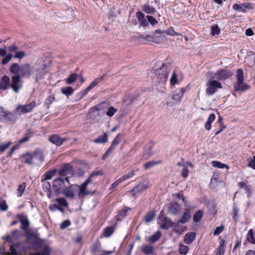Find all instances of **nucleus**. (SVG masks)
Masks as SVG:
<instances>
[{"mask_svg": "<svg viewBox=\"0 0 255 255\" xmlns=\"http://www.w3.org/2000/svg\"><path fill=\"white\" fill-rule=\"evenodd\" d=\"M11 79V82L9 79L8 88H10L15 93H18L22 88V81L19 75H13Z\"/></svg>", "mask_w": 255, "mask_h": 255, "instance_id": "obj_6", "label": "nucleus"}, {"mask_svg": "<svg viewBox=\"0 0 255 255\" xmlns=\"http://www.w3.org/2000/svg\"><path fill=\"white\" fill-rule=\"evenodd\" d=\"M147 189L146 185L139 184L134 187L130 191V193L133 196H135L137 193H141Z\"/></svg>", "mask_w": 255, "mask_h": 255, "instance_id": "obj_20", "label": "nucleus"}, {"mask_svg": "<svg viewBox=\"0 0 255 255\" xmlns=\"http://www.w3.org/2000/svg\"><path fill=\"white\" fill-rule=\"evenodd\" d=\"M186 91V88H181L174 91L172 94L171 98H168L167 100V105L168 106L172 107L179 102L184 93Z\"/></svg>", "mask_w": 255, "mask_h": 255, "instance_id": "obj_4", "label": "nucleus"}, {"mask_svg": "<svg viewBox=\"0 0 255 255\" xmlns=\"http://www.w3.org/2000/svg\"><path fill=\"white\" fill-rule=\"evenodd\" d=\"M59 175L61 176L68 177L69 175H73V171L72 166L69 164L64 165L58 171Z\"/></svg>", "mask_w": 255, "mask_h": 255, "instance_id": "obj_14", "label": "nucleus"}, {"mask_svg": "<svg viewBox=\"0 0 255 255\" xmlns=\"http://www.w3.org/2000/svg\"><path fill=\"white\" fill-rule=\"evenodd\" d=\"M20 66L17 63H13L10 67L9 72L13 75H19Z\"/></svg>", "mask_w": 255, "mask_h": 255, "instance_id": "obj_32", "label": "nucleus"}, {"mask_svg": "<svg viewBox=\"0 0 255 255\" xmlns=\"http://www.w3.org/2000/svg\"><path fill=\"white\" fill-rule=\"evenodd\" d=\"M0 115L3 116L5 121L12 123L15 122L19 117L15 110L12 112L2 110L0 111Z\"/></svg>", "mask_w": 255, "mask_h": 255, "instance_id": "obj_9", "label": "nucleus"}, {"mask_svg": "<svg viewBox=\"0 0 255 255\" xmlns=\"http://www.w3.org/2000/svg\"><path fill=\"white\" fill-rule=\"evenodd\" d=\"M33 156V158H35V159H37L38 160L41 162H43L44 160V156L43 155V153L42 151L39 150L34 151Z\"/></svg>", "mask_w": 255, "mask_h": 255, "instance_id": "obj_35", "label": "nucleus"}, {"mask_svg": "<svg viewBox=\"0 0 255 255\" xmlns=\"http://www.w3.org/2000/svg\"><path fill=\"white\" fill-rule=\"evenodd\" d=\"M225 241L221 240L220 242V245L218 248V253L219 255H224L225 253Z\"/></svg>", "mask_w": 255, "mask_h": 255, "instance_id": "obj_42", "label": "nucleus"}, {"mask_svg": "<svg viewBox=\"0 0 255 255\" xmlns=\"http://www.w3.org/2000/svg\"><path fill=\"white\" fill-rule=\"evenodd\" d=\"M206 93L210 96L213 95L217 91V89L222 88V84L216 80L208 81L207 83Z\"/></svg>", "mask_w": 255, "mask_h": 255, "instance_id": "obj_7", "label": "nucleus"}, {"mask_svg": "<svg viewBox=\"0 0 255 255\" xmlns=\"http://www.w3.org/2000/svg\"><path fill=\"white\" fill-rule=\"evenodd\" d=\"M56 171V170L48 171L44 174L45 177L43 180H44V181H46L47 180L51 179L52 177L54 175Z\"/></svg>", "mask_w": 255, "mask_h": 255, "instance_id": "obj_49", "label": "nucleus"}, {"mask_svg": "<svg viewBox=\"0 0 255 255\" xmlns=\"http://www.w3.org/2000/svg\"><path fill=\"white\" fill-rule=\"evenodd\" d=\"M46 68V65L45 63H42L41 65L40 68L39 69L37 70L38 74L36 75L35 81L38 82L39 80L41 78V76L45 74V68Z\"/></svg>", "mask_w": 255, "mask_h": 255, "instance_id": "obj_31", "label": "nucleus"}, {"mask_svg": "<svg viewBox=\"0 0 255 255\" xmlns=\"http://www.w3.org/2000/svg\"><path fill=\"white\" fill-rule=\"evenodd\" d=\"M173 225L170 219L166 217L164 218L162 220V223L161 225V228L164 229H168L171 227Z\"/></svg>", "mask_w": 255, "mask_h": 255, "instance_id": "obj_30", "label": "nucleus"}, {"mask_svg": "<svg viewBox=\"0 0 255 255\" xmlns=\"http://www.w3.org/2000/svg\"><path fill=\"white\" fill-rule=\"evenodd\" d=\"M17 218L21 223V228L23 230H27L29 226V221L27 217L23 214H18Z\"/></svg>", "mask_w": 255, "mask_h": 255, "instance_id": "obj_18", "label": "nucleus"}, {"mask_svg": "<svg viewBox=\"0 0 255 255\" xmlns=\"http://www.w3.org/2000/svg\"><path fill=\"white\" fill-rule=\"evenodd\" d=\"M191 218L190 210L186 209L182 216L181 219L179 220V222L181 224H185L188 222Z\"/></svg>", "mask_w": 255, "mask_h": 255, "instance_id": "obj_27", "label": "nucleus"}, {"mask_svg": "<svg viewBox=\"0 0 255 255\" xmlns=\"http://www.w3.org/2000/svg\"><path fill=\"white\" fill-rule=\"evenodd\" d=\"M247 240L250 243H255V240L254 237L253 231L252 229H250L247 235Z\"/></svg>", "mask_w": 255, "mask_h": 255, "instance_id": "obj_45", "label": "nucleus"}, {"mask_svg": "<svg viewBox=\"0 0 255 255\" xmlns=\"http://www.w3.org/2000/svg\"><path fill=\"white\" fill-rule=\"evenodd\" d=\"M108 140V136L107 133L99 136L97 138L94 140V142L96 143H105Z\"/></svg>", "mask_w": 255, "mask_h": 255, "instance_id": "obj_28", "label": "nucleus"}, {"mask_svg": "<svg viewBox=\"0 0 255 255\" xmlns=\"http://www.w3.org/2000/svg\"><path fill=\"white\" fill-rule=\"evenodd\" d=\"M32 74V70L30 66L28 64H25L20 66L19 76L20 78H29Z\"/></svg>", "mask_w": 255, "mask_h": 255, "instance_id": "obj_13", "label": "nucleus"}, {"mask_svg": "<svg viewBox=\"0 0 255 255\" xmlns=\"http://www.w3.org/2000/svg\"><path fill=\"white\" fill-rule=\"evenodd\" d=\"M91 252L93 254L102 252L101 244L100 241L94 243L91 247Z\"/></svg>", "mask_w": 255, "mask_h": 255, "instance_id": "obj_25", "label": "nucleus"}, {"mask_svg": "<svg viewBox=\"0 0 255 255\" xmlns=\"http://www.w3.org/2000/svg\"><path fill=\"white\" fill-rule=\"evenodd\" d=\"M33 154L29 152L23 154L20 156L21 162L27 165H31L33 163Z\"/></svg>", "mask_w": 255, "mask_h": 255, "instance_id": "obj_19", "label": "nucleus"}, {"mask_svg": "<svg viewBox=\"0 0 255 255\" xmlns=\"http://www.w3.org/2000/svg\"><path fill=\"white\" fill-rule=\"evenodd\" d=\"M224 228V227L223 225H221L219 227H217L215 228V229L214 231L213 234L214 235H218L220 234H221Z\"/></svg>", "mask_w": 255, "mask_h": 255, "instance_id": "obj_62", "label": "nucleus"}, {"mask_svg": "<svg viewBox=\"0 0 255 255\" xmlns=\"http://www.w3.org/2000/svg\"><path fill=\"white\" fill-rule=\"evenodd\" d=\"M147 18L148 21V24L150 23L152 26H154L157 24V20L152 16L147 15Z\"/></svg>", "mask_w": 255, "mask_h": 255, "instance_id": "obj_57", "label": "nucleus"}, {"mask_svg": "<svg viewBox=\"0 0 255 255\" xmlns=\"http://www.w3.org/2000/svg\"><path fill=\"white\" fill-rule=\"evenodd\" d=\"M152 146L150 145L147 149H145L142 154V158L144 159H147L150 157L151 155Z\"/></svg>", "mask_w": 255, "mask_h": 255, "instance_id": "obj_40", "label": "nucleus"}, {"mask_svg": "<svg viewBox=\"0 0 255 255\" xmlns=\"http://www.w3.org/2000/svg\"><path fill=\"white\" fill-rule=\"evenodd\" d=\"M237 82L234 85V90L236 91H243L249 89L246 83L244 82V77L243 70L241 69H238L237 71Z\"/></svg>", "mask_w": 255, "mask_h": 255, "instance_id": "obj_5", "label": "nucleus"}, {"mask_svg": "<svg viewBox=\"0 0 255 255\" xmlns=\"http://www.w3.org/2000/svg\"><path fill=\"white\" fill-rule=\"evenodd\" d=\"M8 206L6 203L5 200L0 201V209L1 211H6L7 210Z\"/></svg>", "mask_w": 255, "mask_h": 255, "instance_id": "obj_63", "label": "nucleus"}, {"mask_svg": "<svg viewBox=\"0 0 255 255\" xmlns=\"http://www.w3.org/2000/svg\"><path fill=\"white\" fill-rule=\"evenodd\" d=\"M114 232V228L113 227H107L105 228L103 232V236L106 238L110 237Z\"/></svg>", "mask_w": 255, "mask_h": 255, "instance_id": "obj_36", "label": "nucleus"}, {"mask_svg": "<svg viewBox=\"0 0 255 255\" xmlns=\"http://www.w3.org/2000/svg\"><path fill=\"white\" fill-rule=\"evenodd\" d=\"M142 9L147 14H153L156 10L148 4H145L142 7Z\"/></svg>", "mask_w": 255, "mask_h": 255, "instance_id": "obj_34", "label": "nucleus"}, {"mask_svg": "<svg viewBox=\"0 0 255 255\" xmlns=\"http://www.w3.org/2000/svg\"><path fill=\"white\" fill-rule=\"evenodd\" d=\"M56 202L58 203V205L62 207H67L68 204L66 201V200L64 198H58L56 200Z\"/></svg>", "mask_w": 255, "mask_h": 255, "instance_id": "obj_51", "label": "nucleus"}, {"mask_svg": "<svg viewBox=\"0 0 255 255\" xmlns=\"http://www.w3.org/2000/svg\"><path fill=\"white\" fill-rule=\"evenodd\" d=\"M11 144V141L0 144V153L3 152Z\"/></svg>", "mask_w": 255, "mask_h": 255, "instance_id": "obj_55", "label": "nucleus"}, {"mask_svg": "<svg viewBox=\"0 0 255 255\" xmlns=\"http://www.w3.org/2000/svg\"><path fill=\"white\" fill-rule=\"evenodd\" d=\"M42 189L43 190L47 193V197L49 199L51 198L52 197V190H51V186L50 182L44 181V180H42Z\"/></svg>", "mask_w": 255, "mask_h": 255, "instance_id": "obj_23", "label": "nucleus"}, {"mask_svg": "<svg viewBox=\"0 0 255 255\" xmlns=\"http://www.w3.org/2000/svg\"><path fill=\"white\" fill-rule=\"evenodd\" d=\"M136 16L141 26L143 27H147L149 26L147 16H145L142 12L140 11L136 12Z\"/></svg>", "mask_w": 255, "mask_h": 255, "instance_id": "obj_16", "label": "nucleus"}, {"mask_svg": "<svg viewBox=\"0 0 255 255\" xmlns=\"http://www.w3.org/2000/svg\"><path fill=\"white\" fill-rule=\"evenodd\" d=\"M78 187L79 185L77 184L71 185L70 184L69 185H67L66 186L62 194L67 198L73 199L74 197L75 192L78 189Z\"/></svg>", "mask_w": 255, "mask_h": 255, "instance_id": "obj_11", "label": "nucleus"}, {"mask_svg": "<svg viewBox=\"0 0 255 255\" xmlns=\"http://www.w3.org/2000/svg\"><path fill=\"white\" fill-rule=\"evenodd\" d=\"M233 8L234 10L237 11H241L243 13H246L247 12V10L245 9L243 3H234L233 5Z\"/></svg>", "mask_w": 255, "mask_h": 255, "instance_id": "obj_39", "label": "nucleus"}, {"mask_svg": "<svg viewBox=\"0 0 255 255\" xmlns=\"http://www.w3.org/2000/svg\"><path fill=\"white\" fill-rule=\"evenodd\" d=\"M162 33H166V34L171 35V36H174L175 35H177V34L175 32V31L174 30V29L172 27H170V28H169L168 29H167L166 30L161 31L160 30H155V34H160L161 35L160 36H159L158 37L157 36V40H155V35H154L153 38H154V40L157 42H160L161 41H164L165 39V37L164 35H162L161 34Z\"/></svg>", "mask_w": 255, "mask_h": 255, "instance_id": "obj_10", "label": "nucleus"}, {"mask_svg": "<svg viewBox=\"0 0 255 255\" xmlns=\"http://www.w3.org/2000/svg\"><path fill=\"white\" fill-rule=\"evenodd\" d=\"M5 57L2 60L1 64L2 65H5L7 63H8L12 58L13 57V56L11 54H8L4 56Z\"/></svg>", "mask_w": 255, "mask_h": 255, "instance_id": "obj_58", "label": "nucleus"}, {"mask_svg": "<svg viewBox=\"0 0 255 255\" xmlns=\"http://www.w3.org/2000/svg\"><path fill=\"white\" fill-rule=\"evenodd\" d=\"M36 106V102L32 101L28 104L18 105L15 109L16 112L19 116L22 114L31 112L32 109Z\"/></svg>", "mask_w": 255, "mask_h": 255, "instance_id": "obj_8", "label": "nucleus"}, {"mask_svg": "<svg viewBox=\"0 0 255 255\" xmlns=\"http://www.w3.org/2000/svg\"><path fill=\"white\" fill-rule=\"evenodd\" d=\"M232 73L227 69H222L218 70L214 75L215 78L220 80H224L230 78L232 75Z\"/></svg>", "mask_w": 255, "mask_h": 255, "instance_id": "obj_12", "label": "nucleus"}, {"mask_svg": "<svg viewBox=\"0 0 255 255\" xmlns=\"http://www.w3.org/2000/svg\"><path fill=\"white\" fill-rule=\"evenodd\" d=\"M9 77L6 75L3 76L0 80V90H6L8 89Z\"/></svg>", "mask_w": 255, "mask_h": 255, "instance_id": "obj_22", "label": "nucleus"}, {"mask_svg": "<svg viewBox=\"0 0 255 255\" xmlns=\"http://www.w3.org/2000/svg\"><path fill=\"white\" fill-rule=\"evenodd\" d=\"M161 235V232L159 231H157L153 235L149 237L148 239V242L153 244L159 240Z\"/></svg>", "mask_w": 255, "mask_h": 255, "instance_id": "obj_33", "label": "nucleus"}, {"mask_svg": "<svg viewBox=\"0 0 255 255\" xmlns=\"http://www.w3.org/2000/svg\"><path fill=\"white\" fill-rule=\"evenodd\" d=\"M196 233L195 232H188L184 236V242L186 244H191L196 238Z\"/></svg>", "mask_w": 255, "mask_h": 255, "instance_id": "obj_24", "label": "nucleus"}, {"mask_svg": "<svg viewBox=\"0 0 255 255\" xmlns=\"http://www.w3.org/2000/svg\"><path fill=\"white\" fill-rule=\"evenodd\" d=\"M49 209L52 211H54L56 210H58L61 211V212H63L64 211V209L63 207L56 204L50 205L49 206Z\"/></svg>", "mask_w": 255, "mask_h": 255, "instance_id": "obj_48", "label": "nucleus"}, {"mask_svg": "<svg viewBox=\"0 0 255 255\" xmlns=\"http://www.w3.org/2000/svg\"><path fill=\"white\" fill-rule=\"evenodd\" d=\"M105 75H103L100 77L97 78L95 79L88 87V88L91 90L95 87H96L99 83L102 81L104 79Z\"/></svg>", "mask_w": 255, "mask_h": 255, "instance_id": "obj_37", "label": "nucleus"}, {"mask_svg": "<svg viewBox=\"0 0 255 255\" xmlns=\"http://www.w3.org/2000/svg\"><path fill=\"white\" fill-rule=\"evenodd\" d=\"M189 250L188 247L186 246L180 244L179 248L180 254L185 255L187 254Z\"/></svg>", "mask_w": 255, "mask_h": 255, "instance_id": "obj_52", "label": "nucleus"}, {"mask_svg": "<svg viewBox=\"0 0 255 255\" xmlns=\"http://www.w3.org/2000/svg\"><path fill=\"white\" fill-rule=\"evenodd\" d=\"M154 247L151 245H145L142 247L141 251L146 255H153L154 253Z\"/></svg>", "mask_w": 255, "mask_h": 255, "instance_id": "obj_26", "label": "nucleus"}, {"mask_svg": "<svg viewBox=\"0 0 255 255\" xmlns=\"http://www.w3.org/2000/svg\"><path fill=\"white\" fill-rule=\"evenodd\" d=\"M78 75L76 74H71L68 78L66 80L67 84H71L74 83L77 79Z\"/></svg>", "mask_w": 255, "mask_h": 255, "instance_id": "obj_47", "label": "nucleus"}, {"mask_svg": "<svg viewBox=\"0 0 255 255\" xmlns=\"http://www.w3.org/2000/svg\"><path fill=\"white\" fill-rule=\"evenodd\" d=\"M134 175V171L132 170L127 174L124 175L119 179V181L122 182L123 181L128 179Z\"/></svg>", "mask_w": 255, "mask_h": 255, "instance_id": "obj_50", "label": "nucleus"}, {"mask_svg": "<svg viewBox=\"0 0 255 255\" xmlns=\"http://www.w3.org/2000/svg\"><path fill=\"white\" fill-rule=\"evenodd\" d=\"M155 212L153 211L150 212L144 217V221L146 223H149L152 221L155 217Z\"/></svg>", "mask_w": 255, "mask_h": 255, "instance_id": "obj_46", "label": "nucleus"}, {"mask_svg": "<svg viewBox=\"0 0 255 255\" xmlns=\"http://www.w3.org/2000/svg\"><path fill=\"white\" fill-rule=\"evenodd\" d=\"M215 119V115L214 113L211 114L209 116L207 121L205 124V128L207 130L211 128V124Z\"/></svg>", "mask_w": 255, "mask_h": 255, "instance_id": "obj_29", "label": "nucleus"}, {"mask_svg": "<svg viewBox=\"0 0 255 255\" xmlns=\"http://www.w3.org/2000/svg\"><path fill=\"white\" fill-rule=\"evenodd\" d=\"M117 112V109L114 107H110L107 112V115L110 117H113L114 114Z\"/></svg>", "mask_w": 255, "mask_h": 255, "instance_id": "obj_56", "label": "nucleus"}, {"mask_svg": "<svg viewBox=\"0 0 255 255\" xmlns=\"http://www.w3.org/2000/svg\"><path fill=\"white\" fill-rule=\"evenodd\" d=\"M67 184L68 185L70 184L68 177H65L64 178L59 177L54 179L52 187L56 195L62 194Z\"/></svg>", "mask_w": 255, "mask_h": 255, "instance_id": "obj_2", "label": "nucleus"}, {"mask_svg": "<svg viewBox=\"0 0 255 255\" xmlns=\"http://www.w3.org/2000/svg\"><path fill=\"white\" fill-rule=\"evenodd\" d=\"M211 32L213 35H218L220 32V28L217 25H214L211 26Z\"/></svg>", "mask_w": 255, "mask_h": 255, "instance_id": "obj_54", "label": "nucleus"}, {"mask_svg": "<svg viewBox=\"0 0 255 255\" xmlns=\"http://www.w3.org/2000/svg\"><path fill=\"white\" fill-rule=\"evenodd\" d=\"M54 100L55 98L53 95H50L47 98L44 104L47 106L48 109L49 108L50 105L52 103Z\"/></svg>", "mask_w": 255, "mask_h": 255, "instance_id": "obj_53", "label": "nucleus"}, {"mask_svg": "<svg viewBox=\"0 0 255 255\" xmlns=\"http://www.w3.org/2000/svg\"><path fill=\"white\" fill-rule=\"evenodd\" d=\"M49 140L57 146H60L63 142L68 140L69 139L67 138H61L58 134H53L49 136Z\"/></svg>", "mask_w": 255, "mask_h": 255, "instance_id": "obj_17", "label": "nucleus"}, {"mask_svg": "<svg viewBox=\"0 0 255 255\" xmlns=\"http://www.w3.org/2000/svg\"><path fill=\"white\" fill-rule=\"evenodd\" d=\"M181 211V206L177 203L174 202L170 204L168 207V211L170 213L176 215Z\"/></svg>", "mask_w": 255, "mask_h": 255, "instance_id": "obj_21", "label": "nucleus"}, {"mask_svg": "<svg viewBox=\"0 0 255 255\" xmlns=\"http://www.w3.org/2000/svg\"><path fill=\"white\" fill-rule=\"evenodd\" d=\"M249 161L248 166L255 170V156H253V158L249 159Z\"/></svg>", "mask_w": 255, "mask_h": 255, "instance_id": "obj_64", "label": "nucleus"}, {"mask_svg": "<svg viewBox=\"0 0 255 255\" xmlns=\"http://www.w3.org/2000/svg\"><path fill=\"white\" fill-rule=\"evenodd\" d=\"M26 185V183L23 182L21 184H20L18 186V189L17 190V197H20L22 195V194L25 190Z\"/></svg>", "mask_w": 255, "mask_h": 255, "instance_id": "obj_44", "label": "nucleus"}, {"mask_svg": "<svg viewBox=\"0 0 255 255\" xmlns=\"http://www.w3.org/2000/svg\"><path fill=\"white\" fill-rule=\"evenodd\" d=\"M212 166L215 167H217L220 169H223L224 168H226L227 169H229V166L224 163H222L218 161H213L212 162Z\"/></svg>", "mask_w": 255, "mask_h": 255, "instance_id": "obj_43", "label": "nucleus"}, {"mask_svg": "<svg viewBox=\"0 0 255 255\" xmlns=\"http://www.w3.org/2000/svg\"><path fill=\"white\" fill-rule=\"evenodd\" d=\"M159 163H160L159 161H150L147 162L144 164V168L146 169H149V168H151V167L153 166L154 165L158 164Z\"/></svg>", "mask_w": 255, "mask_h": 255, "instance_id": "obj_59", "label": "nucleus"}, {"mask_svg": "<svg viewBox=\"0 0 255 255\" xmlns=\"http://www.w3.org/2000/svg\"><path fill=\"white\" fill-rule=\"evenodd\" d=\"M90 182V179H87L80 186H79L78 195L79 196H86L90 194V192L87 190V186Z\"/></svg>", "mask_w": 255, "mask_h": 255, "instance_id": "obj_15", "label": "nucleus"}, {"mask_svg": "<svg viewBox=\"0 0 255 255\" xmlns=\"http://www.w3.org/2000/svg\"><path fill=\"white\" fill-rule=\"evenodd\" d=\"M158 66H160L159 68H154V71L155 76L161 82H164L168 77V73L170 71V67L163 63H158Z\"/></svg>", "mask_w": 255, "mask_h": 255, "instance_id": "obj_3", "label": "nucleus"}, {"mask_svg": "<svg viewBox=\"0 0 255 255\" xmlns=\"http://www.w3.org/2000/svg\"><path fill=\"white\" fill-rule=\"evenodd\" d=\"M177 82V76L175 73L174 72L172 74V76L170 78V83L172 85H175Z\"/></svg>", "mask_w": 255, "mask_h": 255, "instance_id": "obj_61", "label": "nucleus"}, {"mask_svg": "<svg viewBox=\"0 0 255 255\" xmlns=\"http://www.w3.org/2000/svg\"><path fill=\"white\" fill-rule=\"evenodd\" d=\"M25 53L24 51H16L14 55V58H18L21 59L25 56Z\"/></svg>", "mask_w": 255, "mask_h": 255, "instance_id": "obj_60", "label": "nucleus"}, {"mask_svg": "<svg viewBox=\"0 0 255 255\" xmlns=\"http://www.w3.org/2000/svg\"><path fill=\"white\" fill-rule=\"evenodd\" d=\"M61 92L63 94L68 96L72 95L74 92V89L72 87L68 86L61 89Z\"/></svg>", "mask_w": 255, "mask_h": 255, "instance_id": "obj_38", "label": "nucleus"}, {"mask_svg": "<svg viewBox=\"0 0 255 255\" xmlns=\"http://www.w3.org/2000/svg\"><path fill=\"white\" fill-rule=\"evenodd\" d=\"M203 215V212L202 210H198L195 212L193 216V220L194 222L197 223L200 221Z\"/></svg>", "mask_w": 255, "mask_h": 255, "instance_id": "obj_41", "label": "nucleus"}, {"mask_svg": "<svg viewBox=\"0 0 255 255\" xmlns=\"http://www.w3.org/2000/svg\"><path fill=\"white\" fill-rule=\"evenodd\" d=\"M33 244L36 245L37 248H42L43 250L41 251L31 253L29 255H50L51 249L47 244V242L44 240L39 238H36L33 241Z\"/></svg>", "mask_w": 255, "mask_h": 255, "instance_id": "obj_1", "label": "nucleus"}]
</instances>
